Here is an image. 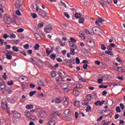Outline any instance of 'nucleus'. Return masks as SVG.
I'll return each instance as SVG.
<instances>
[{"mask_svg":"<svg viewBox=\"0 0 125 125\" xmlns=\"http://www.w3.org/2000/svg\"><path fill=\"white\" fill-rule=\"evenodd\" d=\"M3 22L5 24H7V25H9L11 24V22H12V20L10 18V16L6 14L4 16V19H3Z\"/></svg>","mask_w":125,"mask_h":125,"instance_id":"nucleus-1","label":"nucleus"},{"mask_svg":"<svg viewBox=\"0 0 125 125\" xmlns=\"http://www.w3.org/2000/svg\"><path fill=\"white\" fill-rule=\"evenodd\" d=\"M39 112L38 109H32V121H35L37 119V115H38Z\"/></svg>","mask_w":125,"mask_h":125,"instance_id":"nucleus-2","label":"nucleus"},{"mask_svg":"<svg viewBox=\"0 0 125 125\" xmlns=\"http://www.w3.org/2000/svg\"><path fill=\"white\" fill-rule=\"evenodd\" d=\"M53 29V26L51 24L46 25L44 27V32L45 33H50V32L52 31Z\"/></svg>","mask_w":125,"mask_h":125,"instance_id":"nucleus-3","label":"nucleus"},{"mask_svg":"<svg viewBox=\"0 0 125 125\" xmlns=\"http://www.w3.org/2000/svg\"><path fill=\"white\" fill-rule=\"evenodd\" d=\"M62 88V89H64V91L68 92V85L67 84V83H62L61 84Z\"/></svg>","mask_w":125,"mask_h":125,"instance_id":"nucleus-4","label":"nucleus"},{"mask_svg":"<svg viewBox=\"0 0 125 125\" xmlns=\"http://www.w3.org/2000/svg\"><path fill=\"white\" fill-rule=\"evenodd\" d=\"M2 109H7V103H6V101L5 99L2 100Z\"/></svg>","mask_w":125,"mask_h":125,"instance_id":"nucleus-5","label":"nucleus"},{"mask_svg":"<svg viewBox=\"0 0 125 125\" xmlns=\"http://www.w3.org/2000/svg\"><path fill=\"white\" fill-rule=\"evenodd\" d=\"M52 117L54 119H58V118H60V114L57 112H54L52 114Z\"/></svg>","mask_w":125,"mask_h":125,"instance_id":"nucleus-6","label":"nucleus"},{"mask_svg":"<svg viewBox=\"0 0 125 125\" xmlns=\"http://www.w3.org/2000/svg\"><path fill=\"white\" fill-rule=\"evenodd\" d=\"M92 30L95 34H98V32L101 31V28L97 26H94L92 28Z\"/></svg>","mask_w":125,"mask_h":125,"instance_id":"nucleus-7","label":"nucleus"},{"mask_svg":"<svg viewBox=\"0 0 125 125\" xmlns=\"http://www.w3.org/2000/svg\"><path fill=\"white\" fill-rule=\"evenodd\" d=\"M32 110H30V111H26V117L28 119H29V120H31L32 119Z\"/></svg>","mask_w":125,"mask_h":125,"instance_id":"nucleus-8","label":"nucleus"},{"mask_svg":"<svg viewBox=\"0 0 125 125\" xmlns=\"http://www.w3.org/2000/svg\"><path fill=\"white\" fill-rule=\"evenodd\" d=\"M48 125H55V120L52 118L50 119Z\"/></svg>","mask_w":125,"mask_h":125,"instance_id":"nucleus-9","label":"nucleus"},{"mask_svg":"<svg viewBox=\"0 0 125 125\" xmlns=\"http://www.w3.org/2000/svg\"><path fill=\"white\" fill-rule=\"evenodd\" d=\"M64 114L65 115L66 117H69V116H71V111L70 109H66L64 111Z\"/></svg>","mask_w":125,"mask_h":125,"instance_id":"nucleus-10","label":"nucleus"},{"mask_svg":"<svg viewBox=\"0 0 125 125\" xmlns=\"http://www.w3.org/2000/svg\"><path fill=\"white\" fill-rule=\"evenodd\" d=\"M46 116H47V114H46V112L45 111H42L40 113L41 118H45Z\"/></svg>","mask_w":125,"mask_h":125,"instance_id":"nucleus-11","label":"nucleus"},{"mask_svg":"<svg viewBox=\"0 0 125 125\" xmlns=\"http://www.w3.org/2000/svg\"><path fill=\"white\" fill-rule=\"evenodd\" d=\"M103 22V20H102V19L99 18L95 21L96 25H97L98 26H99V25H100V24H99V23H102Z\"/></svg>","mask_w":125,"mask_h":125,"instance_id":"nucleus-12","label":"nucleus"},{"mask_svg":"<svg viewBox=\"0 0 125 125\" xmlns=\"http://www.w3.org/2000/svg\"><path fill=\"white\" fill-rule=\"evenodd\" d=\"M20 80L21 81L22 83H25L28 81V78L25 76L20 77Z\"/></svg>","mask_w":125,"mask_h":125,"instance_id":"nucleus-13","label":"nucleus"},{"mask_svg":"<svg viewBox=\"0 0 125 125\" xmlns=\"http://www.w3.org/2000/svg\"><path fill=\"white\" fill-rule=\"evenodd\" d=\"M39 13H40V15L42 16V17H43V18H44V17L46 16V12H45V11H41Z\"/></svg>","mask_w":125,"mask_h":125,"instance_id":"nucleus-14","label":"nucleus"},{"mask_svg":"<svg viewBox=\"0 0 125 125\" xmlns=\"http://www.w3.org/2000/svg\"><path fill=\"white\" fill-rule=\"evenodd\" d=\"M86 98L87 99V100L86 101H87V102H90V101H91L92 96L90 94H88L86 95Z\"/></svg>","mask_w":125,"mask_h":125,"instance_id":"nucleus-15","label":"nucleus"},{"mask_svg":"<svg viewBox=\"0 0 125 125\" xmlns=\"http://www.w3.org/2000/svg\"><path fill=\"white\" fill-rule=\"evenodd\" d=\"M34 36L36 40H38V41H41V40H42V37H41V36L38 33H35Z\"/></svg>","mask_w":125,"mask_h":125,"instance_id":"nucleus-16","label":"nucleus"},{"mask_svg":"<svg viewBox=\"0 0 125 125\" xmlns=\"http://www.w3.org/2000/svg\"><path fill=\"white\" fill-rule=\"evenodd\" d=\"M62 101V99L60 97H58L55 99V103L57 104H60Z\"/></svg>","mask_w":125,"mask_h":125,"instance_id":"nucleus-17","label":"nucleus"},{"mask_svg":"<svg viewBox=\"0 0 125 125\" xmlns=\"http://www.w3.org/2000/svg\"><path fill=\"white\" fill-rule=\"evenodd\" d=\"M14 117L16 119H20L21 118V114L19 113H16L14 115Z\"/></svg>","mask_w":125,"mask_h":125,"instance_id":"nucleus-18","label":"nucleus"},{"mask_svg":"<svg viewBox=\"0 0 125 125\" xmlns=\"http://www.w3.org/2000/svg\"><path fill=\"white\" fill-rule=\"evenodd\" d=\"M99 2L101 4V5H102V6H105V5H106V4H107V2L103 0H100Z\"/></svg>","mask_w":125,"mask_h":125,"instance_id":"nucleus-19","label":"nucleus"},{"mask_svg":"<svg viewBox=\"0 0 125 125\" xmlns=\"http://www.w3.org/2000/svg\"><path fill=\"white\" fill-rule=\"evenodd\" d=\"M115 70H117L118 72H125V70L122 67H119L115 69Z\"/></svg>","mask_w":125,"mask_h":125,"instance_id":"nucleus-20","label":"nucleus"},{"mask_svg":"<svg viewBox=\"0 0 125 125\" xmlns=\"http://www.w3.org/2000/svg\"><path fill=\"white\" fill-rule=\"evenodd\" d=\"M4 88H5V84L4 83H1L0 84V90H2Z\"/></svg>","mask_w":125,"mask_h":125,"instance_id":"nucleus-21","label":"nucleus"},{"mask_svg":"<svg viewBox=\"0 0 125 125\" xmlns=\"http://www.w3.org/2000/svg\"><path fill=\"white\" fill-rule=\"evenodd\" d=\"M81 104V103L79 101H76L74 102V105L76 107H80V105Z\"/></svg>","mask_w":125,"mask_h":125,"instance_id":"nucleus-22","label":"nucleus"},{"mask_svg":"<svg viewBox=\"0 0 125 125\" xmlns=\"http://www.w3.org/2000/svg\"><path fill=\"white\" fill-rule=\"evenodd\" d=\"M8 37L10 38V39H15V38H16V35L15 34L12 33L8 36Z\"/></svg>","mask_w":125,"mask_h":125,"instance_id":"nucleus-23","label":"nucleus"},{"mask_svg":"<svg viewBox=\"0 0 125 125\" xmlns=\"http://www.w3.org/2000/svg\"><path fill=\"white\" fill-rule=\"evenodd\" d=\"M17 101V98L15 97L12 99V100H11V103H12V104H14V103H16V102Z\"/></svg>","mask_w":125,"mask_h":125,"instance_id":"nucleus-24","label":"nucleus"},{"mask_svg":"<svg viewBox=\"0 0 125 125\" xmlns=\"http://www.w3.org/2000/svg\"><path fill=\"white\" fill-rule=\"evenodd\" d=\"M25 100H26V96H25V95H23L21 97V103H24Z\"/></svg>","mask_w":125,"mask_h":125,"instance_id":"nucleus-25","label":"nucleus"},{"mask_svg":"<svg viewBox=\"0 0 125 125\" xmlns=\"http://www.w3.org/2000/svg\"><path fill=\"white\" fill-rule=\"evenodd\" d=\"M70 54H71V55H75V48H70Z\"/></svg>","mask_w":125,"mask_h":125,"instance_id":"nucleus-26","label":"nucleus"},{"mask_svg":"<svg viewBox=\"0 0 125 125\" xmlns=\"http://www.w3.org/2000/svg\"><path fill=\"white\" fill-rule=\"evenodd\" d=\"M12 49L14 51H16V52H18V51H19V49H18V47L15 46H13Z\"/></svg>","mask_w":125,"mask_h":125,"instance_id":"nucleus-27","label":"nucleus"},{"mask_svg":"<svg viewBox=\"0 0 125 125\" xmlns=\"http://www.w3.org/2000/svg\"><path fill=\"white\" fill-rule=\"evenodd\" d=\"M6 58L8 59V60H11L12 59V56L11 55H6Z\"/></svg>","mask_w":125,"mask_h":125,"instance_id":"nucleus-28","label":"nucleus"},{"mask_svg":"<svg viewBox=\"0 0 125 125\" xmlns=\"http://www.w3.org/2000/svg\"><path fill=\"white\" fill-rule=\"evenodd\" d=\"M56 82H60V81H62V76L61 75L59 76L56 79Z\"/></svg>","mask_w":125,"mask_h":125,"instance_id":"nucleus-29","label":"nucleus"},{"mask_svg":"<svg viewBox=\"0 0 125 125\" xmlns=\"http://www.w3.org/2000/svg\"><path fill=\"white\" fill-rule=\"evenodd\" d=\"M84 22V20L83 19V18H80L79 20V22L80 24H83Z\"/></svg>","mask_w":125,"mask_h":125,"instance_id":"nucleus-30","label":"nucleus"},{"mask_svg":"<svg viewBox=\"0 0 125 125\" xmlns=\"http://www.w3.org/2000/svg\"><path fill=\"white\" fill-rule=\"evenodd\" d=\"M50 56L51 59H53V60H54L55 58H56V54H52Z\"/></svg>","mask_w":125,"mask_h":125,"instance_id":"nucleus-31","label":"nucleus"},{"mask_svg":"<svg viewBox=\"0 0 125 125\" xmlns=\"http://www.w3.org/2000/svg\"><path fill=\"white\" fill-rule=\"evenodd\" d=\"M69 62L71 64H75V63H76V60H75V59L72 58L70 59Z\"/></svg>","mask_w":125,"mask_h":125,"instance_id":"nucleus-32","label":"nucleus"},{"mask_svg":"<svg viewBox=\"0 0 125 125\" xmlns=\"http://www.w3.org/2000/svg\"><path fill=\"white\" fill-rule=\"evenodd\" d=\"M51 76H52L53 78H54V77L56 76V73H55V71H52L50 73Z\"/></svg>","mask_w":125,"mask_h":125,"instance_id":"nucleus-33","label":"nucleus"},{"mask_svg":"<svg viewBox=\"0 0 125 125\" xmlns=\"http://www.w3.org/2000/svg\"><path fill=\"white\" fill-rule=\"evenodd\" d=\"M32 17L33 18V19H36L37 17H38V15L35 13H32Z\"/></svg>","mask_w":125,"mask_h":125,"instance_id":"nucleus-34","label":"nucleus"},{"mask_svg":"<svg viewBox=\"0 0 125 125\" xmlns=\"http://www.w3.org/2000/svg\"><path fill=\"white\" fill-rule=\"evenodd\" d=\"M40 48V45L39 44H36L34 46V49L38 50Z\"/></svg>","mask_w":125,"mask_h":125,"instance_id":"nucleus-35","label":"nucleus"},{"mask_svg":"<svg viewBox=\"0 0 125 125\" xmlns=\"http://www.w3.org/2000/svg\"><path fill=\"white\" fill-rule=\"evenodd\" d=\"M80 37H81V39L82 40H84V39H85V35H84L83 34V33H81L79 35Z\"/></svg>","mask_w":125,"mask_h":125,"instance_id":"nucleus-36","label":"nucleus"},{"mask_svg":"<svg viewBox=\"0 0 125 125\" xmlns=\"http://www.w3.org/2000/svg\"><path fill=\"white\" fill-rule=\"evenodd\" d=\"M91 110V106L90 105H88L87 108H86V112H89Z\"/></svg>","mask_w":125,"mask_h":125,"instance_id":"nucleus-37","label":"nucleus"},{"mask_svg":"<svg viewBox=\"0 0 125 125\" xmlns=\"http://www.w3.org/2000/svg\"><path fill=\"white\" fill-rule=\"evenodd\" d=\"M116 111L117 113H121V108L120 107V106L116 107Z\"/></svg>","mask_w":125,"mask_h":125,"instance_id":"nucleus-38","label":"nucleus"},{"mask_svg":"<svg viewBox=\"0 0 125 125\" xmlns=\"http://www.w3.org/2000/svg\"><path fill=\"white\" fill-rule=\"evenodd\" d=\"M26 108L28 110H31L32 109V104H27L26 105Z\"/></svg>","mask_w":125,"mask_h":125,"instance_id":"nucleus-39","label":"nucleus"},{"mask_svg":"<svg viewBox=\"0 0 125 125\" xmlns=\"http://www.w3.org/2000/svg\"><path fill=\"white\" fill-rule=\"evenodd\" d=\"M37 27L38 28H42V27H43V23H39Z\"/></svg>","mask_w":125,"mask_h":125,"instance_id":"nucleus-40","label":"nucleus"},{"mask_svg":"<svg viewBox=\"0 0 125 125\" xmlns=\"http://www.w3.org/2000/svg\"><path fill=\"white\" fill-rule=\"evenodd\" d=\"M14 83H13V81H9L7 82L8 85H13Z\"/></svg>","mask_w":125,"mask_h":125,"instance_id":"nucleus-41","label":"nucleus"},{"mask_svg":"<svg viewBox=\"0 0 125 125\" xmlns=\"http://www.w3.org/2000/svg\"><path fill=\"white\" fill-rule=\"evenodd\" d=\"M99 87L100 88H107V87H108V86L100 85L99 86Z\"/></svg>","mask_w":125,"mask_h":125,"instance_id":"nucleus-42","label":"nucleus"},{"mask_svg":"<svg viewBox=\"0 0 125 125\" xmlns=\"http://www.w3.org/2000/svg\"><path fill=\"white\" fill-rule=\"evenodd\" d=\"M98 83H103V79L102 78H99L98 79Z\"/></svg>","mask_w":125,"mask_h":125,"instance_id":"nucleus-43","label":"nucleus"},{"mask_svg":"<svg viewBox=\"0 0 125 125\" xmlns=\"http://www.w3.org/2000/svg\"><path fill=\"white\" fill-rule=\"evenodd\" d=\"M2 78L4 80H7V76H6V73H4V74L2 76Z\"/></svg>","mask_w":125,"mask_h":125,"instance_id":"nucleus-44","label":"nucleus"},{"mask_svg":"<svg viewBox=\"0 0 125 125\" xmlns=\"http://www.w3.org/2000/svg\"><path fill=\"white\" fill-rule=\"evenodd\" d=\"M82 105H83V106H88V102H84V103H82Z\"/></svg>","mask_w":125,"mask_h":125,"instance_id":"nucleus-45","label":"nucleus"},{"mask_svg":"<svg viewBox=\"0 0 125 125\" xmlns=\"http://www.w3.org/2000/svg\"><path fill=\"white\" fill-rule=\"evenodd\" d=\"M75 17H76V18H77V19H79V18H81V14H78V13L76 14H75Z\"/></svg>","mask_w":125,"mask_h":125,"instance_id":"nucleus-46","label":"nucleus"},{"mask_svg":"<svg viewBox=\"0 0 125 125\" xmlns=\"http://www.w3.org/2000/svg\"><path fill=\"white\" fill-rule=\"evenodd\" d=\"M29 46H30V45H29V44H26L23 46V47L24 48H25V49H28Z\"/></svg>","mask_w":125,"mask_h":125,"instance_id":"nucleus-47","label":"nucleus"},{"mask_svg":"<svg viewBox=\"0 0 125 125\" xmlns=\"http://www.w3.org/2000/svg\"><path fill=\"white\" fill-rule=\"evenodd\" d=\"M24 31V29L23 28H20L17 30L18 33H22V32Z\"/></svg>","mask_w":125,"mask_h":125,"instance_id":"nucleus-48","label":"nucleus"},{"mask_svg":"<svg viewBox=\"0 0 125 125\" xmlns=\"http://www.w3.org/2000/svg\"><path fill=\"white\" fill-rule=\"evenodd\" d=\"M38 84L39 85H44L43 82H42V81H38Z\"/></svg>","mask_w":125,"mask_h":125,"instance_id":"nucleus-49","label":"nucleus"},{"mask_svg":"<svg viewBox=\"0 0 125 125\" xmlns=\"http://www.w3.org/2000/svg\"><path fill=\"white\" fill-rule=\"evenodd\" d=\"M64 15L65 16V17H67V18H70V15H69V14L67 12L64 13Z\"/></svg>","mask_w":125,"mask_h":125,"instance_id":"nucleus-50","label":"nucleus"},{"mask_svg":"<svg viewBox=\"0 0 125 125\" xmlns=\"http://www.w3.org/2000/svg\"><path fill=\"white\" fill-rule=\"evenodd\" d=\"M19 38L21 40H23V39H24V35H23L22 34H19Z\"/></svg>","mask_w":125,"mask_h":125,"instance_id":"nucleus-51","label":"nucleus"},{"mask_svg":"<svg viewBox=\"0 0 125 125\" xmlns=\"http://www.w3.org/2000/svg\"><path fill=\"white\" fill-rule=\"evenodd\" d=\"M63 105L65 106V107H68L69 106V103L68 102H65L63 103Z\"/></svg>","mask_w":125,"mask_h":125,"instance_id":"nucleus-52","label":"nucleus"},{"mask_svg":"<svg viewBox=\"0 0 125 125\" xmlns=\"http://www.w3.org/2000/svg\"><path fill=\"white\" fill-rule=\"evenodd\" d=\"M102 119H103V116H101L100 117H99L97 119V121L100 122V121H101V120H102Z\"/></svg>","mask_w":125,"mask_h":125,"instance_id":"nucleus-53","label":"nucleus"},{"mask_svg":"<svg viewBox=\"0 0 125 125\" xmlns=\"http://www.w3.org/2000/svg\"><path fill=\"white\" fill-rule=\"evenodd\" d=\"M120 107H121L122 110H124L125 109V105L123 104V103L120 104Z\"/></svg>","mask_w":125,"mask_h":125,"instance_id":"nucleus-54","label":"nucleus"},{"mask_svg":"<svg viewBox=\"0 0 125 125\" xmlns=\"http://www.w3.org/2000/svg\"><path fill=\"white\" fill-rule=\"evenodd\" d=\"M76 64H80L81 62L80 61V59H79L78 57L76 58Z\"/></svg>","mask_w":125,"mask_h":125,"instance_id":"nucleus-55","label":"nucleus"},{"mask_svg":"<svg viewBox=\"0 0 125 125\" xmlns=\"http://www.w3.org/2000/svg\"><path fill=\"white\" fill-rule=\"evenodd\" d=\"M101 48L102 50H105L106 49V47H105V45L104 44H102Z\"/></svg>","mask_w":125,"mask_h":125,"instance_id":"nucleus-56","label":"nucleus"},{"mask_svg":"<svg viewBox=\"0 0 125 125\" xmlns=\"http://www.w3.org/2000/svg\"><path fill=\"white\" fill-rule=\"evenodd\" d=\"M70 41L73 42H77V40H75L73 38H70Z\"/></svg>","mask_w":125,"mask_h":125,"instance_id":"nucleus-57","label":"nucleus"},{"mask_svg":"<svg viewBox=\"0 0 125 125\" xmlns=\"http://www.w3.org/2000/svg\"><path fill=\"white\" fill-rule=\"evenodd\" d=\"M16 13L17 15H19V16H21V12H20L19 10L16 11Z\"/></svg>","mask_w":125,"mask_h":125,"instance_id":"nucleus-58","label":"nucleus"},{"mask_svg":"<svg viewBox=\"0 0 125 125\" xmlns=\"http://www.w3.org/2000/svg\"><path fill=\"white\" fill-rule=\"evenodd\" d=\"M88 42L89 43H92V44H91V45H93V44H94V42L91 40H89V41H88Z\"/></svg>","mask_w":125,"mask_h":125,"instance_id":"nucleus-59","label":"nucleus"},{"mask_svg":"<svg viewBox=\"0 0 125 125\" xmlns=\"http://www.w3.org/2000/svg\"><path fill=\"white\" fill-rule=\"evenodd\" d=\"M104 103H105V101H102L101 102L100 101V103H99L100 106H102V105H103V104H104Z\"/></svg>","mask_w":125,"mask_h":125,"instance_id":"nucleus-60","label":"nucleus"},{"mask_svg":"<svg viewBox=\"0 0 125 125\" xmlns=\"http://www.w3.org/2000/svg\"><path fill=\"white\" fill-rule=\"evenodd\" d=\"M106 94H107V91H103L102 95H103V96H106Z\"/></svg>","mask_w":125,"mask_h":125,"instance_id":"nucleus-61","label":"nucleus"},{"mask_svg":"<svg viewBox=\"0 0 125 125\" xmlns=\"http://www.w3.org/2000/svg\"><path fill=\"white\" fill-rule=\"evenodd\" d=\"M56 60L58 62H62V59H60V58H57L56 59Z\"/></svg>","mask_w":125,"mask_h":125,"instance_id":"nucleus-62","label":"nucleus"},{"mask_svg":"<svg viewBox=\"0 0 125 125\" xmlns=\"http://www.w3.org/2000/svg\"><path fill=\"white\" fill-rule=\"evenodd\" d=\"M13 42L16 44H18L19 43V40H14Z\"/></svg>","mask_w":125,"mask_h":125,"instance_id":"nucleus-63","label":"nucleus"},{"mask_svg":"<svg viewBox=\"0 0 125 125\" xmlns=\"http://www.w3.org/2000/svg\"><path fill=\"white\" fill-rule=\"evenodd\" d=\"M82 84L81 83H78L76 85V87H77L78 88H80V87H82Z\"/></svg>","mask_w":125,"mask_h":125,"instance_id":"nucleus-64","label":"nucleus"}]
</instances>
